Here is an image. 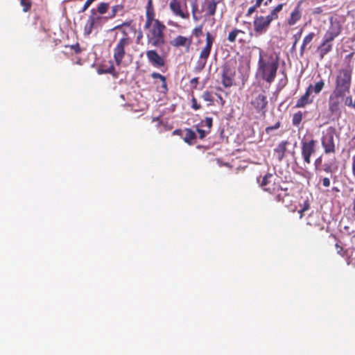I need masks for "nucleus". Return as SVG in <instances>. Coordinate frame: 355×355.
Segmentation results:
<instances>
[{"instance_id": "nucleus-1", "label": "nucleus", "mask_w": 355, "mask_h": 355, "mask_svg": "<svg viewBox=\"0 0 355 355\" xmlns=\"http://www.w3.org/2000/svg\"><path fill=\"white\" fill-rule=\"evenodd\" d=\"M144 28L146 31L148 45L153 47L161 48L166 44L164 32L166 27L163 22L155 18L153 0H148Z\"/></svg>"}, {"instance_id": "nucleus-2", "label": "nucleus", "mask_w": 355, "mask_h": 355, "mask_svg": "<svg viewBox=\"0 0 355 355\" xmlns=\"http://www.w3.org/2000/svg\"><path fill=\"white\" fill-rule=\"evenodd\" d=\"M278 67V58L272 56L264 58L263 51L259 49L257 73L261 79L269 84L272 83L277 76Z\"/></svg>"}, {"instance_id": "nucleus-3", "label": "nucleus", "mask_w": 355, "mask_h": 355, "mask_svg": "<svg viewBox=\"0 0 355 355\" xmlns=\"http://www.w3.org/2000/svg\"><path fill=\"white\" fill-rule=\"evenodd\" d=\"M284 3H279L275 6L267 16H256L253 21L254 31L256 35H261L265 33L271 22L279 17V12L282 11Z\"/></svg>"}, {"instance_id": "nucleus-4", "label": "nucleus", "mask_w": 355, "mask_h": 355, "mask_svg": "<svg viewBox=\"0 0 355 355\" xmlns=\"http://www.w3.org/2000/svg\"><path fill=\"white\" fill-rule=\"evenodd\" d=\"M352 80L351 69H340L337 71L333 91L347 95L350 92Z\"/></svg>"}, {"instance_id": "nucleus-5", "label": "nucleus", "mask_w": 355, "mask_h": 355, "mask_svg": "<svg viewBox=\"0 0 355 355\" xmlns=\"http://www.w3.org/2000/svg\"><path fill=\"white\" fill-rule=\"evenodd\" d=\"M215 35L211 34L210 32L206 33V44L201 49L198 60L194 67V71L196 72H200L205 67L207 60L211 53L213 44L215 42Z\"/></svg>"}, {"instance_id": "nucleus-6", "label": "nucleus", "mask_w": 355, "mask_h": 355, "mask_svg": "<svg viewBox=\"0 0 355 355\" xmlns=\"http://www.w3.org/2000/svg\"><path fill=\"white\" fill-rule=\"evenodd\" d=\"M236 68L235 60H228L222 66L221 83L225 88L231 87L235 84Z\"/></svg>"}, {"instance_id": "nucleus-7", "label": "nucleus", "mask_w": 355, "mask_h": 355, "mask_svg": "<svg viewBox=\"0 0 355 355\" xmlns=\"http://www.w3.org/2000/svg\"><path fill=\"white\" fill-rule=\"evenodd\" d=\"M123 36L117 42L114 50L113 58L117 66H120L125 55V49L132 40L125 30H121Z\"/></svg>"}, {"instance_id": "nucleus-8", "label": "nucleus", "mask_w": 355, "mask_h": 355, "mask_svg": "<svg viewBox=\"0 0 355 355\" xmlns=\"http://www.w3.org/2000/svg\"><path fill=\"white\" fill-rule=\"evenodd\" d=\"M336 129L334 127H329L322 132L321 137V145L325 154H334L336 151L334 137Z\"/></svg>"}, {"instance_id": "nucleus-9", "label": "nucleus", "mask_w": 355, "mask_h": 355, "mask_svg": "<svg viewBox=\"0 0 355 355\" xmlns=\"http://www.w3.org/2000/svg\"><path fill=\"white\" fill-rule=\"evenodd\" d=\"M169 8L173 14L183 19H189L190 13L188 10L187 0H171Z\"/></svg>"}, {"instance_id": "nucleus-10", "label": "nucleus", "mask_w": 355, "mask_h": 355, "mask_svg": "<svg viewBox=\"0 0 355 355\" xmlns=\"http://www.w3.org/2000/svg\"><path fill=\"white\" fill-rule=\"evenodd\" d=\"M317 141L311 139H303L301 141V155L304 164H311V155L316 152Z\"/></svg>"}, {"instance_id": "nucleus-11", "label": "nucleus", "mask_w": 355, "mask_h": 355, "mask_svg": "<svg viewBox=\"0 0 355 355\" xmlns=\"http://www.w3.org/2000/svg\"><path fill=\"white\" fill-rule=\"evenodd\" d=\"M250 104L257 112H261L263 115H265L268 106L267 96L265 94V92L261 91L259 92L254 91L252 94Z\"/></svg>"}, {"instance_id": "nucleus-12", "label": "nucleus", "mask_w": 355, "mask_h": 355, "mask_svg": "<svg viewBox=\"0 0 355 355\" xmlns=\"http://www.w3.org/2000/svg\"><path fill=\"white\" fill-rule=\"evenodd\" d=\"M346 95L333 91L329 96L328 107L329 112L333 115H340L341 105Z\"/></svg>"}, {"instance_id": "nucleus-13", "label": "nucleus", "mask_w": 355, "mask_h": 355, "mask_svg": "<svg viewBox=\"0 0 355 355\" xmlns=\"http://www.w3.org/2000/svg\"><path fill=\"white\" fill-rule=\"evenodd\" d=\"M275 180L276 178L273 174L267 173L262 178V180L260 182V186L263 190L270 193H275L279 189L284 191H287V189L280 188L279 185L276 184Z\"/></svg>"}, {"instance_id": "nucleus-14", "label": "nucleus", "mask_w": 355, "mask_h": 355, "mask_svg": "<svg viewBox=\"0 0 355 355\" xmlns=\"http://www.w3.org/2000/svg\"><path fill=\"white\" fill-rule=\"evenodd\" d=\"M146 55L150 64L155 68H161L165 65V59L156 50H148Z\"/></svg>"}, {"instance_id": "nucleus-15", "label": "nucleus", "mask_w": 355, "mask_h": 355, "mask_svg": "<svg viewBox=\"0 0 355 355\" xmlns=\"http://www.w3.org/2000/svg\"><path fill=\"white\" fill-rule=\"evenodd\" d=\"M192 42V36L185 37L182 35H178L171 41V45L177 49L184 47L186 49V51L188 52L191 48Z\"/></svg>"}, {"instance_id": "nucleus-16", "label": "nucleus", "mask_w": 355, "mask_h": 355, "mask_svg": "<svg viewBox=\"0 0 355 355\" xmlns=\"http://www.w3.org/2000/svg\"><path fill=\"white\" fill-rule=\"evenodd\" d=\"M302 0L298 1L294 9L291 12L290 16L287 19V24L290 26H294L301 19L302 15Z\"/></svg>"}, {"instance_id": "nucleus-17", "label": "nucleus", "mask_w": 355, "mask_h": 355, "mask_svg": "<svg viewBox=\"0 0 355 355\" xmlns=\"http://www.w3.org/2000/svg\"><path fill=\"white\" fill-rule=\"evenodd\" d=\"M98 74H111L114 78L119 77V72L115 70L114 63L112 60L103 62L97 69Z\"/></svg>"}, {"instance_id": "nucleus-18", "label": "nucleus", "mask_w": 355, "mask_h": 355, "mask_svg": "<svg viewBox=\"0 0 355 355\" xmlns=\"http://www.w3.org/2000/svg\"><path fill=\"white\" fill-rule=\"evenodd\" d=\"M342 28L339 24L331 23L329 28L327 31L323 40L326 42H331L340 34Z\"/></svg>"}, {"instance_id": "nucleus-19", "label": "nucleus", "mask_w": 355, "mask_h": 355, "mask_svg": "<svg viewBox=\"0 0 355 355\" xmlns=\"http://www.w3.org/2000/svg\"><path fill=\"white\" fill-rule=\"evenodd\" d=\"M223 1L219 0H204L202 3V10L205 12V15L214 16L216 14L217 6Z\"/></svg>"}, {"instance_id": "nucleus-20", "label": "nucleus", "mask_w": 355, "mask_h": 355, "mask_svg": "<svg viewBox=\"0 0 355 355\" xmlns=\"http://www.w3.org/2000/svg\"><path fill=\"white\" fill-rule=\"evenodd\" d=\"M320 218L317 213H311L306 218V225L313 227L317 230L322 231L324 227L322 223L320 222Z\"/></svg>"}, {"instance_id": "nucleus-21", "label": "nucleus", "mask_w": 355, "mask_h": 355, "mask_svg": "<svg viewBox=\"0 0 355 355\" xmlns=\"http://www.w3.org/2000/svg\"><path fill=\"white\" fill-rule=\"evenodd\" d=\"M91 12L92 14L89 17L84 28L85 34L87 35H89L92 33L95 24L101 19V17L97 16L94 9H92Z\"/></svg>"}, {"instance_id": "nucleus-22", "label": "nucleus", "mask_w": 355, "mask_h": 355, "mask_svg": "<svg viewBox=\"0 0 355 355\" xmlns=\"http://www.w3.org/2000/svg\"><path fill=\"white\" fill-rule=\"evenodd\" d=\"M311 87H308L305 93L297 101L295 107L302 108L310 105L313 101V97L311 96Z\"/></svg>"}, {"instance_id": "nucleus-23", "label": "nucleus", "mask_w": 355, "mask_h": 355, "mask_svg": "<svg viewBox=\"0 0 355 355\" xmlns=\"http://www.w3.org/2000/svg\"><path fill=\"white\" fill-rule=\"evenodd\" d=\"M288 144V141H282L274 149V155L278 159V161L281 162L284 159L285 153L287 150Z\"/></svg>"}, {"instance_id": "nucleus-24", "label": "nucleus", "mask_w": 355, "mask_h": 355, "mask_svg": "<svg viewBox=\"0 0 355 355\" xmlns=\"http://www.w3.org/2000/svg\"><path fill=\"white\" fill-rule=\"evenodd\" d=\"M333 49V45L331 42H326L325 40H322V42L318 47V52L319 53L320 60H322L324 57L331 51Z\"/></svg>"}, {"instance_id": "nucleus-25", "label": "nucleus", "mask_w": 355, "mask_h": 355, "mask_svg": "<svg viewBox=\"0 0 355 355\" xmlns=\"http://www.w3.org/2000/svg\"><path fill=\"white\" fill-rule=\"evenodd\" d=\"M184 136L183 137V140L184 142L187 143L189 145H192L194 144V141L196 139V132L191 128H186L184 130Z\"/></svg>"}, {"instance_id": "nucleus-26", "label": "nucleus", "mask_w": 355, "mask_h": 355, "mask_svg": "<svg viewBox=\"0 0 355 355\" xmlns=\"http://www.w3.org/2000/svg\"><path fill=\"white\" fill-rule=\"evenodd\" d=\"M324 85H325L324 80L322 79H320L319 81L316 82L314 84V85L311 84L309 86V87H311V93L313 92L315 94H318L324 89Z\"/></svg>"}, {"instance_id": "nucleus-27", "label": "nucleus", "mask_w": 355, "mask_h": 355, "mask_svg": "<svg viewBox=\"0 0 355 355\" xmlns=\"http://www.w3.org/2000/svg\"><path fill=\"white\" fill-rule=\"evenodd\" d=\"M151 77L154 79H159L162 81V88L163 92H167L168 88L165 76L157 72H153L151 73Z\"/></svg>"}, {"instance_id": "nucleus-28", "label": "nucleus", "mask_w": 355, "mask_h": 355, "mask_svg": "<svg viewBox=\"0 0 355 355\" xmlns=\"http://www.w3.org/2000/svg\"><path fill=\"white\" fill-rule=\"evenodd\" d=\"M239 33L245 34V31L238 29L236 28H234L232 31L229 33L227 36V40L231 43H234L236 40V37L239 35Z\"/></svg>"}, {"instance_id": "nucleus-29", "label": "nucleus", "mask_w": 355, "mask_h": 355, "mask_svg": "<svg viewBox=\"0 0 355 355\" xmlns=\"http://www.w3.org/2000/svg\"><path fill=\"white\" fill-rule=\"evenodd\" d=\"M302 118H303V114H302V112L299 111V112L295 113L293 115V118H292L293 125L295 127H298L302 121Z\"/></svg>"}, {"instance_id": "nucleus-30", "label": "nucleus", "mask_w": 355, "mask_h": 355, "mask_svg": "<svg viewBox=\"0 0 355 355\" xmlns=\"http://www.w3.org/2000/svg\"><path fill=\"white\" fill-rule=\"evenodd\" d=\"M199 125H200V127H206L207 130L211 131L213 125V119L211 117H206L205 120L201 121Z\"/></svg>"}, {"instance_id": "nucleus-31", "label": "nucleus", "mask_w": 355, "mask_h": 355, "mask_svg": "<svg viewBox=\"0 0 355 355\" xmlns=\"http://www.w3.org/2000/svg\"><path fill=\"white\" fill-rule=\"evenodd\" d=\"M202 98L205 101H207L209 102V105H213L214 103V97H213V95H212V93L211 92H209V91H206L205 92L202 94Z\"/></svg>"}, {"instance_id": "nucleus-32", "label": "nucleus", "mask_w": 355, "mask_h": 355, "mask_svg": "<svg viewBox=\"0 0 355 355\" xmlns=\"http://www.w3.org/2000/svg\"><path fill=\"white\" fill-rule=\"evenodd\" d=\"M20 4L23 7V12H27L30 11L32 7L31 0H20Z\"/></svg>"}, {"instance_id": "nucleus-33", "label": "nucleus", "mask_w": 355, "mask_h": 355, "mask_svg": "<svg viewBox=\"0 0 355 355\" xmlns=\"http://www.w3.org/2000/svg\"><path fill=\"white\" fill-rule=\"evenodd\" d=\"M124 8V6L123 4H118V5H115L114 6L112 7V12H111V15L110 16V18H114L116 14L119 12V11H121L123 10Z\"/></svg>"}, {"instance_id": "nucleus-34", "label": "nucleus", "mask_w": 355, "mask_h": 355, "mask_svg": "<svg viewBox=\"0 0 355 355\" xmlns=\"http://www.w3.org/2000/svg\"><path fill=\"white\" fill-rule=\"evenodd\" d=\"M200 125L198 124L196 125V131L199 134V138L200 139H203L207 134L210 132L209 130L202 129L200 128Z\"/></svg>"}, {"instance_id": "nucleus-35", "label": "nucleus", "mask_w": 355, "mask_h": 355, "mask_svg": "<svg viewBox=\"0 0 355 355\" xmlns=\"http://www.w3.org/2000/svg\"><path fill=\"white\" fill-rule=\"evenodd\" d=\"M108 8H109V3L103 2L98 5V6L97 8V11L99 14L103 15L107 12Z\"/></svg>"}, {"instance_id": "nucleus-36", "label": "nucleus", "mask_w": 355, "mask_h": 355, "mask_svg": "<svg viewBox=\"0 0 355 355\" xmlns=\"http://www.w3.org/2000/svg\"><path fill=\"white\" fill-rule=\"evenodd\" d=\"M315 36V34L313 32L309 33L304 37L302 44L308 46V44H309L313 41Z\"/></svg>"}, {"instance_id": "nucleus-37", "label": "nucleus", "mask_w": 355, "mask_h": 355, "mask_svg": "<svg viewBox=\"0 0 355 355\" xmlns=\"http://www.w3.org/2000/svg\"><path fill=\"white\" fill-rule=\"evenodd\" d=\"M280 127H281V122L279 121H278L275 123V125L266 127L265 129V131H266V134H270L272 130H277Z\"/></svg>"}, {"instance_id": "nucleus-38", "label": "nucleus", "mask_w": 355, "mask_h": 355, "mask_svg": "<svg viewBox=\"0 0 355 355\" xmlns=\"http://www.w3.org/2000/svg\"><path fill=\"white\" fill-rule=\"evenodd\" d=\"M192 35L196 37H199L202 35V26L200 25L195 27L192 31Z\"/></svg>"}, {"instance_id": "nucleus-39", "label": "nucleus", "mask_w": 355, "mask_h": 355, "mask_svg": "<svg viewBox=\"0 0 355 355\" xmlns=\"http://www.w3.org/2000/svg\"><path fill=\"white\" fill-rule=\"evenodd\" d=\"M191 11H192L193 19L196 21L198 20V17H197V12L198 11V4H197L196 1L192 3Z\"/></svg>"}, {"instance_id": "nucleus-40", "label": "nucleus", "mask_w": 355, "mask_h": 355, "mask_svg": "<svg viewBox=\"0 0 355 355\" xmlns=\"http://www.w3.org/2000/svg\"><path fill=\"white\" fill-rule=\"evenodd\" d=\"M191 101V107L193 110H198L201 108V105L198 103L197 99L193 96H192Z\"/></svg>"}, {"instance_id": "nucleus-41", "label": "nucleus", "mask_w": 355, "mask_h": 355, "mask_svg": "<svg viewBox=\"0 0 355 355\" xmlns=\"http://www.w3.org/2000/svg\"><path fill=\"white\" fill-rule=\"evenodd\" d=\"M335 246H336V248L337 250V253L338 254H340V256H342L343 257L347 255L348 251L347 250L344 251L343 247L340 246L338 243H336Z\"/></svg>"}, {"instance_id": "nucleus-42", "label": "nucleus", "mask_w": 355, "mask_h": 355, "mask_svg": "<svg viewBox=\"0 0 355 355\" xmlns=\"http://www.w3.org/2000/svg\"><path fill=\"white\" fill-rule=\"evenodd\" d=\"M343 103H345V105L353 108L354 102L352 101V97L351 96H347V95H346L345 96Z\"/></svg>"}, {"instance_id": "nucleus-43", "label": "nucleus", "mask_w": 355, "mask_h": 355, "mask_svg": "<svg viewBox=\"0 0 355 355\" xmlns=\"http://www.w3.org/2000/svg\"><path fill=\"white\" fill-rule=\"evenodd\" d=\"M289 196V194L288 193H285L284 196H282L281 193H278L276 196H275V200L279 202H282V203H284V198L285 197H288Z\"/></svg>"}, {"instance_id": "nucleus-44", "label": "nucleus", "mask_w": 355, "mask_h": 355, "mask_svg": "<svg viewBox=\"0 0 355 355\" xmlns=\"http://www.w3.org/2000/svg\"><path fill=\"white\" fill-rule=\"evenodd\" d=\"M70 49L73 50L74 52L76 53V54H78L81 52V48L80 46V44L78 43H76L75 44H73V45H71L70 46Z\"/></svg>"}, {"instance_id": "nucleus-45", "label": "nucleus", "mask_w": 355, "mask_h": 355, "mask_svg": "<svg viewBox=\"0 0 355 355\" xmlns=\"http://www.w3.org/2000/svg\"><path fill=\"white\" fill-rule=\"evenodd\" d=\"M198 80L199 78H192L191 80H190V85L192 87V89H196L198 84Z\"/></svg>"}, {"instance_id": "nucleus-46", "label": "nucleus", "mask_w": 355, "mask_h": 355, "mask_svg": "<svg viewBox=\"0 0 355 355\" xmlns=\"http://www.w3.org/2000/svg\"><path fill=\"white\" fill-rule=\"evenodd\" d=\"M257 7H255V6H252L251 7H250L247 11V13H246V16L247 17H250L252 15V13H254L255 12V10H257Z\"/></svg>"}, {"instance_id": "nucleus-47", "label": "nucleus", "mask_w": 355, "mask_h": 355, "mask_svg": "<svg viewBox=\"0 0 355 355\" xmlns=\"http://www.w3.org/2000/svg\"><path fill=\"white\" fill-rule=\"evenodd\" d=\"M311 47H309L307 48V46L304 44H302L301 45V47H300V55L301 57H302L304 55V53L305 52V51L307 49H310Z\"/></svg>"}, {"instance_id": "nucleus-48", "label": "nucleus", "mask_w": 355, "mask_h": 355, "mask_svg": "<svg viewBox=\"0 0 355 355\" xmlns=\"http://www.w3.org/2000/svg\"><path fill=\"white\" fill-rule=\"evenodd\" d=\"M322 185L325 187H328L330 186V180L328 178H324L322 180Z\"/></svg>"}, {"instance_id": "nucleus-49", "label": "nucleus", "mask_w": 355, "mask_h": 355, "mask_svg": "<svg viewBox=\"0 0 355 355\" xmlns=\"http://www.w3.org/2000/svg\"><path fill=\"white\" fill-rule=\"evenodd\" d=\"M302 33V30L301 29L298 33H297L296 34H295L293 35V38L295 40V43H297V42L300 39Z\"/></svg>"}, {"instance_id": "nucleus-50", "label": "nucleus", "mask_w": 355, "mask_h": 355, "mask_svg": "<svg viewBox=\"0 0 355 355\" xmlns=\"http://www.w3.org/2000/svg\"><path fill=\"white\" fill-rule=\"evenodd\" d=\"M323 12L322 7H316L313 9L312 13L313 15H320Z\"/></svg>"}, {"instance_id": "nucleus-51", "label": "nucleus", "mask_w": 355, "mask_h": 355, "mask_svg": "<svg viewBox=\"0 0 355 355\" xmlns=\"http://www.w3.org/2000/svg\"><path fill=\"white\" fill-rule=\"evenodd\" d=\"M310 208V204L308 200L304 201L303 204V207L302 208V211H306L309 209Z\"/></svg>"}, {"instance_id": "nucleus-52", "label": "nucleus", "mask_w": 355, "mask_h": 355, "mask_svg": "<svg viewBox=\"0 0 355 355\" xmlns=\"http://www.w3.org/2000/svg\"><path fill=\"white\" fill-rule=\"evenodd\" d=\"M182 134H183V130H182L181 129H177L173 132V135H178V136L182 137Z\"/></svg>"}, {"instance_id": "nucleus-53", "label": "nucleus", "mask_w": 355, "mask_h": 355, "mask_svg": "<svg viewBox=\"0 0 355 355\" xmlns=\"http://www.w3.org/2000/svg\"><path fill=\"white\" fill-rule=\"evenodd\" d=\"M323 170H324V171H325L327 173L332 172L331 166L329 165H327V164L324 165Z\"/></svg>"}, {"instance_id": "nucleus-54", "label": "nucleus", "mask_w": 355, "mask_h": 355, "mask_svg": "<svg viewBox=\"0 0 355 355\" xmlns=\"http://www.w3.org/2000/svg\"><path fill=\"white\" fill-rule=\"evenodd\" d=\"M352 211H353L352 216L355 218V194H354V197L352 200Z\"/></svg>"}, {"instance_id": "nucleus-55", "label": "nucleus", "mask_w": 355, "mask_h": 355, "mask_svg": "<svg viewBox=\"0 0 355 355\" xmlns=\"http://www.w3.org/2000/svg\"><path fill=\"white\" fill-rule=\"evenodd\" d=\"M263 1L264 0H256L255 4H254L255 7H257V8H259Z\"/></svg>"}, {"instance_id": "nucleus-56", "label": "nucleus", "mask_w": 355, "mask_h": 355, "mask_svg": "<svg viewBox=\"0 0 355 355\" xmlns=\"http://www.w3.org/2000/svg\"><path fill=\"white\" fill-rule=\"evenodd\" d=\"M322 162V157H318L315 161V166L317 167L320 164H321Z\"/></svg>"}, {"instance_id": "nucleus-57", "label": "nucleus", "mask_w": 355, "mask_h": 355, "mask_svg": "<svg viewBox=\"0 0 355 355\" xmlns=\"http://www.w3.org/2000/svg\"><path fill=\"white\" fill-rule=\"evenodd\" d=\"M131 23H132V21L130 20V21H127L122 23V25H123V26H130Z\"/></svg>"}, {"instance_id": "nucleus-58", "label": "nucleus", "mask_w": 355, "mask_h": 355, "mask_svg": "<svg viewBox=\"0 0 355 355\" xmlns=\"http://www.w3.org/2000/svg\"><path fill=\"white\" fill-rule=\"evenodd\" d=\"M89 7L87 6H86L85 4H84L83 7L82 8L81 10L80 11V12H84Z\"/></svg>"}, {"instance_id": "nucleus-59", "label": "nucleus", "mask_w": 355, "mask_h": 355, "mask_svg": "<svg viewBox=\"0 0 355 355\" xmlns=\"http://www.w3.org/2000/svg\"><path fill=\"white\" fill-rule=\"evenodd\" d=\"M305 211H302V209H300L298 212L300 214V218H302L303 217V213Z\"/></svg>"}, {"instance_id": "nucleus-60", "label": "nucleus", "mask_w": 355, "mask_h": 355, "mask_svg": "<svg viewBox=\"0 0 355 355\" xmlns=\"http://www.w3.org/2000/svg\"><path fill=\"white\" fill-rule=\"evenodd\" d=\"M296 45H297V43H295V42L294 41V42H293V46H292V47H291V50H292V51H295V50Z\"/></svg>"}, {"instance_id": "nucleus-61", "label": "nucleus", "mask_w": 355, "mask_h": 355, "mask_svg": "<svg viewBox=\"0 0 355 355\" xmlns=\"http://www.w3.org/2000/svg\"><path fill=\"white\" fill-rule=\"evenodd\" d=\"M123 27V25L122 24H119V25H117L116 26L114 29H121V28Z\"/></svg>"}, {"instance_id": "nucleus-62", "label": "nucleus", "mask_w": 355, "mask_h": 355, "mask_svg": "<svg viewBox=\"0 0 355 355\" xmlns=\"http://www.w3.org/2000/svg\"><path fill=\"white\" fill-rule=\"evenodd\" d=\"M272 0H266V1L264 3L266 6H267L268 3H271Z\"/></svg>"}, {"instance_id": "nucleus-63", "label": "nucleus", "mask_w": 355, "mask_h": 355, "mask_svg": "<svg viewBox=\"0 0 355 355\" xmlns=\"http://www.w3.org/2000/svg\"><path fill=\"white\" fill-rule=\"evenodd\" d=\"M347 263L348 265H349V264H351V263H352V261L349 259V258H347Z\"/></svg>"}, {"instance_id": "nucleus-64", "label": "nucleus", "mask_w": 355, "mask_h": 355, "mask_svg": "<svg viewBox=\"0 0 355 355\" xmlns=\"http://www.w3.org/2000/svg\"><path fill=\"white\" fill-rule=\"evenodd\" d=\"M239 43H244L245 41L243 39H239Z\"/></svg>"}]
</instances>
